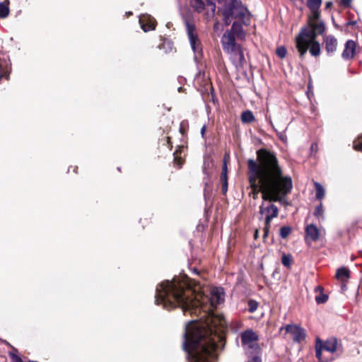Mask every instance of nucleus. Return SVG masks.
<instances>
[{
  "instance_id": "obj_1",
  "label": "nucleus",
  "mask_w": 362,
  "mask_h": 362,
  "mask_svg": "<svg viewBox=\"0 0 362 362\" xmlns=\"http://www.w3.org/2000/svg\"><path fill=\"white\" fill-rule=\"evenodd\" d=\"M201 286L195 280L185 277L183 280L174 279L164 281L156 287L155 302L163 308L170 310L180 307L184 315L199 316L200 311L204 312L200 317H220L218 315H207L219 305L223 303L225 292L222 287H211L207 289L209 295L202 294ZM205 291H203L204 293Z\"/></svg>"
},
{
  "instance_id": "obj_2",
  "label": "nucleus",
  "mask_w": 362,
  "mask_h": 362,
  "mask_svg": "<svg viewBox=\"0 0 362 362\" xmlns=\"http://www.w3.org/2000/svg\"><path fill=\"white\" fill-rule=\"evenodd\" d=\"M250 195L256 199L262 193L264 201L281 202L293 188L292 179L284 175L276 155L265 148L257 151V160H247Z\"/></svg>"
},
{
  "instance_id": "obj_3",
  "label": "nucleus",
  "mask_w": 362,
  "mask_h": 362,
  "mask_svg": "<svg viewBox=\"0 0 362 362\" xmlns=\"http://www.w3.org/2000/svg\"><path fill=\"white\" fill-rule=\"evenodd\" d=\"M226 330L225 318H199L186 324L182 349L188 362H214Z\"/></svg>"
},
{
  "instance_id": "obj_4",
  "label": "nucleus",
  "mask_w": 362,
  "mask_h": 362,
  "mask_svg": "<svg viewBox=\"0 0 362 362\" xmlns=\"http://www.w3.org/2000/svg\"><path fill=\"white\" fill-rule=\"evenodd\" d=\"M222 14L223 16H230L233 19L241 21L245 26L250 24V12L240 0L227 1L222 8Z\"/></svg>"
},
{
  "instance_id": "obj_5",
  "label": "nucleus",
  "mask_w": 362,
  "mask_h": 362,
  "mask_svg": "<svg viewBox=\"0 0 362 362\" xmlns=\"http://www.w3.org/2000/svg\"><path fill=\"white\" fill-rule=\"evenodd\" d=\"M317 33H315V30L311 28L308 30L307 28H302L298 35L296 37V48L300 54V58H303L306 54L310 42L316 41L315 38L317 36Z\"/></svg>"
},
{
  "instance_id": "obj_6",
  "label": "nucleus",
  "mask_w": 362,
  "mask_h": 362,
  "mask_svg": "<svg viewBox=\"0 0 362 362\" xmlns=\"http://www.w3.org/2000/svg\"><path fill=\"white\" fill-rule=\"evenodd\" d=\"M264 201L259 206V214L264 218V238L268 235L269 228L271 226V221L274 218H276L279 215V209L274 204L270 202L266 203Z\"/></svg>"
},
{
  "instance_id": "obj_7",
  "label": "nucleus",
  "mask_w": 362,
  "mask_h": 362,
  "mask_svg": "<svg viewBox=\"0 0 362 362\" xmlns=\"http://www.w3.org/2000/svg\"><path fill=\"white\" fill-rule=\"evenodd\" d=\"M258 336L252 330H247L241 334L242 345L246 355L260 353V347L257 344Z\"/></svg>"
},
{
  "instance_id": "obj_8",
  "label": "nucleus",
  "mask_w": 362,
  "mask_h": 362,
  "mask_svg": "<svg viewBox=\"0 0 362 362\" xmlns=\"http://www.w3.org/2000/svg\"><path fill=\"white\" fill-rule=\"evenodd\" d=\"M186 30L191 48L194 54V59L202 57V45L195 30V26L189 21L185 22Z\"/></svg>"
},
{
  "instance_id": "obj_9",
  "label": "nucleus",
  "mask_w": 362,
  "mask_h": 362,
  "mask_svg": "<svg viewBox=\"0 0 362 362\" xmlns=\"http://www.w3.org/2000/svg\"><path fill=\"white\" fill-rule=\"evenodd\" d=\"M226 53L230 56L232 63L237 69L244 66L245 59L240 45L233 49L232 52H227Z\"/></svg>"
},
{
  "instance_id": "obj_10",
  "label": "nucleus",
  "mask_w": 362,
  "mask_h": 362,
  "mask_svg": "<svg viewBox=\"0 0 362 362\" xmlns=\"http://www.w3.org/2000/svg\"><path fill=\"white\" fill-rule=\"evenodd\" d=\"M221 44L225 52H232L233 49L238 47L240 45L235 42V36L231 33V31H226L221 37Z\"/></svg>"
},
{
  "instance_id": "obj_11",
  "label": "nucleus",
  "mask_w": 362,
  "mask_h": 362,
  "mask_svg": "<svg viewBox=\"0 0 362 362\" xmlns=\"http://www.w3.org/2000/svg\"><path fill=\"white\" fill-rule=\"evenodd\" d=\"M286 331L292 335L294 342L300 343L306 337L305 329L296 325H288Z\"/></svg>"
},
{
  "instance_id": "obj_12",
  "label": "nucleus",
  "mask_w": 362,
  "mask_h": 362,
  "mask_svg": "<svg viewBox=\"0 0 362 362\" xmlns=\"http://www.w3.org/2000/svg\"><path fill=\"white\" fill-rule=\"evenodd\" d=\"M139 23L144 32L153 30L156 28V21L149 15H142L139 18Z\"/></svg>"
},
{
  "instance_id": "obj_13",
  "label": "nucleus",
  "mask_w": 362,
  "mask_h": 362,
  "mask_svg": "<svg viewBox=\"0 0 362 362\" xmlns=\"http://www.w3.org/2000/svg\"><path fill=\"white\" fill-rule=\"evenodd\" d=\"M305 239L306 241L310 240L313 242H316L320 238V231L317 227L311 223L306 226L305 228Z\"/></svg>"
},
{
  "instance_id": "obj_14",
  "label": "nucleus",
  "mask_w": 362,
  "mask_h": 362,
  "mask_svg": "<svg viewBox=\"0 0 362 362\" xmlns=\"http://www.w3.org/2000/svg\"><path fill=\"white\" fill-rule=\"evenodd\" d=\"M356 45L354 40H349L345 44V48L341 54L344 59H350L354 57Z\"/></svg>"
},
{
  "instance_id": "obj_15",
  "label": "nucleus",
  "mask_w": 362,
  "mask_h": 362,
  "mask_svg": "<svg viewBox=\"0 0 362 362\" xmlns=\"http://www.w3.org/2000/svg\"><path fill=\"white\" fill-rule=\"evenodd\" d=\"M309 26L315 30L318 35H322L325 31V25L323 21H319V18L313 19V15L309 16Z\"/></svg>"
},
{
  "instance_id": "obj_16",
  "label": "nucleus",
  "mask_w": 362,
  "mask_h": 362,
  "mask_svg": "<svg viewBox=\"0 0 362 362\" xmlns=\"http://www.w3.org/2000/svg\"><path fill=\"white\" fill-rule=\"evenodd\" d=\"M243 25H245L242 23L241 21H235L233 23L230 30H227V31H231V33L238 39H244L245 37V33L243 30Z\"/></svg>"
},
{
  "instance_id": "obj_17",
  "label": "nucleus",
  "mask_w": 362,
  "mask_h": 362,
  "mask_svg": "<svg viewBox=\"0 0 362 362\" xmlns=\"http://www.w3.org/2000/svg\"><path fill=\"white\" fill-rule=\"evenodd\" d=\"M322 4V0H308L307 1V6L311 11V15H313V19L320 18V11L319 8H320Z\"/></svg>"
},
{
  "instance_id": "obj_18",
  "label": "nucleus",
  "mask_w": 362,
  "mask_h": 362,
  "mask_svg": "<svg viewBox=\"0 0 362 362\" xmlns=\"http://www.w3.org/2000/svg\"><path fill=\"white\" fill-rule=\"evenodd\" d=\"M338 341L336 337H330L326 341H322L323 349L330 352L334 353L337 350Z\"/></svg>"
},
{
  "instance_id": "obj_19",
  "label": "nucleus",
  "mask_w": 362,
  "mask_h": 362,
  "mask_svg": "<svg viewBox=\"0 0 362 362\" xmlns=\"http://www.w3.org/2000/svg\"><path fill=\"white\" fill-rule=\"evenodd\" d=\"M325 49L328 53H334L337 49V40L333 35L325 38Z\"/></svg>"
},
{
  "instance_id": "obj_20",
  "label": "nucleus",
  "mask_w": 362,
  "mask_h": 362,
  "mask_svg": "<svg viewBox=\"0 0 362 362\" xmlns=\"http://www.w3.org/2000/svg\"><path fill=\"white\" fill-rule=\"evenodd\" d=\"M315 356L318 359L319 361H322V340L319 337H317L315 339Z\"/></svg>"
},
{
  "instance_id": "obj_21",
  "label": "nucleus",
  "mask_w": 362,
  "mask_h": 362,
  "mask_svg": "<svg viewBox=\"0 0 362 362\" xmlns=\"http://www.w3.org/2000/svg\"><path fill=\"white\" fill-rule=\"evenodd\" d=\"M310 53L312 56L317 57L320 54V45L317 41L310 42L309 46Z\"/></svg>"
},
{
  "instance_id": "obj_22",
  "label": "nucleus",
  "mask_w": 362,
  "mask_h": 362,
  "mask_svg": "<svg viewBox=\"0 0 362 362\" xmlns=\"http://www.w3.org/2000/svg\"><path fill=\"white\" fill-rule=\"evenodd\" d=\"M255 119V116L250 110H245L241 114V121L243 123L248 124L253 122Z\"/></svg>"
},
{
  "instance_id": "obj_23",
  "label": "nucleus",
  "mask_w": 362,
  "mask_h": 362,
  "mask_svg": "<svg viewBox=\"0 0 362 362\" xmlns=\"http://www.w3.org/2000/svg\"><path fill=\"white\" fill-rule=\"evenodd\" d=\"M314 186L315 188V197L317 199H322L325 194V190L323 186L317 182H314Z\"/></svg>"
},
{
  "instance_id": "obj_24",
  "label": "nucleus",
  "mask_w": 362,
  "mask_h": 362,
  "mask_svg": "<svg viewBox=\"0 0 362 362\" xmlns=\"http://www.w3.org/2000/svg\"><path fill=\"white\" fill-rule=\"evenodd\" d=\"M9 2L5 1L0 3V18H5L9 14Z\"/></svg>"
},
{
  "instance_id": "obj_25",
  "label": "nucleus",
  "mask_w": 362,
  "mask_h": 362,
  "mask_svg": "<svg viewBox=\"0 0 362 362\" xmlns=\"http://www.w3.org/2000/svg\"><path fill=\"white\" fill-rule=\"evenodd\" d=\"M349 277V270L345 267H341L337 270L336 278L339 280H344Z\"/></svg>"
},
{
  "instance_id": "obj_26",
  "label": "nucleus",
  "mask_w": 362,
  "mask_h": 362,
  "mask_svg": "<svg viewBox=\"0 0 362 362\" xmlns=\"http://www.w3.org/2000/svg\"><path fill=\"white\" fill-rule=\"evenodd\" d=\"M314 216L318 218L319 220H324L325 219V216H324V208H323V205H322V203L320 202V204H318L316 207H315V211H314Z\"/></svg>"
},
{
  "instance_id": "obj_27",
  "label": "nucleus",
  "mask_w": 362,
  "mask_h": 362,
  "mask_svg": "<svg viewBox=\"0 0 362 362\" xmlns=\"http://www.w3.org/2000/svg\"><path fill=\"white\" fill-rule=\"evenodd\" d=\"M190 4L198 12H201L204 8V3L202 0H190Z\"/></svg>"
},
{
  "instance_id": "obj_28",
  "label": "nucleus",
  "mask_w": 362,
  "mask_h": 362,
  "mask_svg": "<svg viewBox=\"0 0 362 362\" xmlns=\"http://www.w3.org/2000/svg\"><path fill=\"white\" fill-rule=\"evenodd\" d=\"M283 265L287 268H290L292 262V256L290 254H284L281 257Z\"/></svg>"
},
{
  "instance_id": "obj_29",
  "label": "nucleus",
  "mask_w": 362,
  "mask_h": 362,
  "mask_svg": "<svg viewBox=\"0 0 362 362\" xmlns=\"http://www.w3.org/2000/svg\"><path fill=\"white\" fill-rule=\"evenodd\" d=\"M291 232V228L290 226H283L280 228L279 235L281 238H286Z\"/></svg>"
},
{
  "instance_id": "obj_30",
  "label": "nucleus",
  "mask_w": 362,
  "mask_h": 362,
  "mask_svg": "<svg viewBox=\"0 0 362 362\" xmlns=\"http://www.w3.org/2000/svg\"><path fill=\"white\" fill-rule=\"evenodd\" d=\"M258 307V303L255 300H250L247 302V310L250 313L255 312Z\"/></svg>"
},
{
  "instance_id": "obj_31",
  "label": "nucleus",
  "mask_w": 362,
  "mask_h": 362,
  "mask_svg": "<svg viewBox=\"0 0 362 362\" xmlns=\"http://www.w3.org/2000/svg\"><path fill=\"white\" fill-rule=\"evenodd\" d=\"M259 354L260 353H254L252 355H247L249 359L246 362H262Z\"/></svg>"
},
{
  "instance_id": "obj_32",
  "label": "nucleus",
  "mask_w": 362,
  "mask_h": 362,
  "mask_svg": "<svg viewBox=\"0 0 362 362\" xmlns=\"http://www.w3.org/2000/svg\"><path fill=\"white\" fill-rule=\"evenodd\" d=\"M276 55L280 58V59H284L285 58L286 55V53H287V50L286 49L285 47L284 46H281V47H279L276 49Z\"/></svg>"
},
{
  "instance_id": "obj_33",
  "label": "nucleus",
  "mask_w": 362,
  "mask_h": 362,
  "mask_svg": "<svg viewBox=\"0 0 362 362\" xmlns=\"http://www.w3.org/2000/svg\"><path fill=\"white\" fill-rule=\"evenodd\" d=\"M269 123L271 124V126L272 127V128L274 129V131L277 133V135H278V137L280 140H281L282 141L285 142L286 141V136L285 135V134L284 132H278L277 130L275 129L273 123H272V121L271 119H269L268 120Z\"/></svg>"
},
{
  "instance_id": "obj_34",
  "label": "nucleus",
  "mask_w": 362,
  "mask_h": 362,
  "mask_svg": "<svg viewBox=\"0 0 362 362\" xmlns=\"http://www.w3.org/2000/svg\"><path fill=\"white\" fill-rule=\"evenodd\" d=\"M328 299V296L325 293H320L315 296V300L318 304L325 303Z\"/></svg>"
},
{
  "instance_id": "obj_35",
  "label": "nucleus",
  "mask_w": 362,
  "mask_h": 362,
  "mask_svg": "<svg viewBox=\"0 0 362 362\" xmlns=\"http://www.w3.org/2000/svg\"><path fill=\"white\" fill-rule=\"evenodd\" d=\"M228 173V168H227V163H226V155L224 156L223 167H222V172L221 173L227 174Z\"/></svg>"
},
{
  "instance_id": "obj_36",
  "label": "nucleus",
  "mask_w": 362,
  "mask_h": 362,
  "mask_svg": "<svg viewBox=\"0 0 362 362\" xmlns=\"http://www.w3.org/2000/svg\"><path fill=\"white\" fill-rule=\"evenodd\" d=\"M222 183V192L223 194H226L228 191V182H221Z\"/></svg>"
},
{
  "instance_id": "obj_37",
  "label": "nucleus",
  "mask_w": 362,
  "mask_h": 362,
  "mask_svg": "<svg viewBox=\"0 0 362 362\" xmlns=\"http://www.w3.org/2000/svg\"><path fill=\"white\" fill-rule=\"evenodd\" d=\"M6 71L2 64H0V80L6 74Z\"/></svg>"
},
{
  "instance_id": "obj_38",
  "label": "nucleus",
  "mask_w": 362,
  "mask_h": 362,
  "mask_svg": "<svg viewBox=\"0 0 362 362\" xmlns=\"http://www.w3.org/2000/svg\"><path fill=\"white\" fill-rule=\"evenodd\" d=\"M340 1H341V4L346 7L349 6L352 1V0H340Z\"/></svg>"
},
{
  "instance_id": "obj_39",
  "label": "nucleus",
  "mask_w": 362,
  "mask_h": 362,
  "mask_svg": "<svg viewBox=\"0 0 362 362\" xmlns=\"http://www.w3.org/2000/svg\"><path fill=\"white\" fill-rule=\"evenodd\" d=\"M232 19L230 16H223L224 23L227 25L230 23Z\"/></svg>"
},
{
  "instance_id": "obj_40",
  "label": "nucleus",
  "mask_w": 362,
  "mask_h": 362,
  "mask_svg": "<svg viewBox=\"0 0 362 362\" xmlns=\"http://www.w3.org/2000/svg\"><path fill=\"white\" fill-rule=\"evenodd\" d=\"M221 182H228L227 174H225V173L221 174Z\"/></svg>"
},
{
  "instance_id": "obj_41",
  "label": "nucleus",
  "mask_w": 362,
  "mask_h": 362,
  "mask_svg": "<svg viewBox=\"0 0 362 362\" xmlns=\"http://www.w3.org/2000/svg\"><path fill=\"white\" fill-rule=\"evenodd\" d=\"M208 4L211 6L213 12L216 10V4L213 1H208Z\"/></svg>"
},
{
  "instance_id": "obj_42",
  "label": "nucleus",
  "mask_w": 362,
  "mask_h": 362,
  "mask_svg": "<svg viewBox=\"0 0 362 362\" xmlns=\"http://www.w3.org/2000/svg\"><path fill=\"white\" fill-rule=\"evenodd\" d=\"M206 125H204L202 129H201V134H202V136L204 137V134H205V132H206Z\"/></svg>"
},
{
  "instance_id": "obj_43",
  "label": "nucleus",
  "mask_w": 362,
  "mask_h": 362,
  "mask_svg": "<svg viewBox=\"0 0 362 362\" xmlns=\"http://www.w3.org/2000/svg\"><path fill=\"white\" fill-rule=\"evenodd\" d=\"M332 5V1H327L326 2V4H325V8H329Z\"/></svg>"
},
{
  "instance_id": "obj_44",
  "label": "nucleus",
  "mask_w": 362,
  "mask_h": 362,
  "mask_svg": "<svg viewBox=\"0 0 362 362\" xmlns=\"http://www.w3.org/2000/svg\"><path fill=\"white\" fill-rule=\"evenodd\" d=\"M175 162L178 161L177 165H178V167H179V168H180V167H181V165H182V163H181V161H180V160H177V157H175Z\"/></svg>"
},
{
  "instance_id": "obj_45",
  "label": "nucleus",
  "mask_w": 362,
  "mask_h": 362,
  "mask_svg": "<svg viewBox=\"0 0 362 362\" xmlns=\"http://www.w3.org/2000/svg\"><path fill=\"white\" fill-rule=\"evenodd\" d=\"M218 25H219V24H218V23H214V29H218Z\"/></svg>"
},
{
  "instance_id": "obj_46",
  "label": "nucleus",
  "mask_w": 362,
  "mask_h": 362,
  "mask_svg": "<svg viewBox=\"0 0 362 362\" xmlns=\"http://www.w3.org/2000/svg\"><path fill=\"white\" fill-rule=\"evenodd\" d=\"M177 90H178L179 92H181L182 90V87H179Z\"/></svg>"
},
{
  "instance_id": "obj_47",
  "label": "nucleus",
  "mask_w": 362,
  "mask_h": 362,
  "mask_svg": "<svg viewBox=\"0 0 362 362\" xmlns=\"http://www.w3.org/2000/svg\"><path fill=\"white\" fill-rule=\"evenodd\" d=\"M194 272L198 274V271L196 269H194Z\"/></svg>"
},
{
  "instance_id": "obj_48",
  "label": "nucleus",
  "mask_w": 362,
  "mask_h": 362,
  "mask_svg": "<svg viewBox=\"0 0 362 362\" xmlns=\"http://www.w3.org/2000/svg\"><path fill=\"white\" fill-rule=\"evenodd\" d=\"M76 169H77V167H74V171L75 173L76 172Z\"/></svg>"
},
{
  "instance_id": "obj_49",
  "label": "nucleus",
  "mask_w": 362,
  "mask_h": 362,
  "mask_svg": "<svg viewBox=\"0 0 362 362\" xmlns=\"http://www.w3.org/2000/svg\"><path fill=\"white\" fill-rule=\"evenodd\" d=\"M6 344L8 346H11V344H10L8 342L6 341Z\"/></svg>"
},
{
  "instance_id": "obj_50",
  "label": "nucleus",
  "mask_w": 362,
  "mask_h": 362,
  "mask_svg": "<svg viewBox=\"0 0 362 362\" xmlns=\"http://www.w3.org/2000/svg\"><path fill=\"white\" fill-rule=\"evenodd\" d=\"M180 80H182V81H185V78H182H182H180Z\"/></svg>"
}]
</instances>
